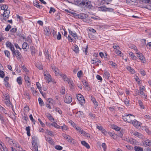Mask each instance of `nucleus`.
I'll list each match as a JSON object with an SVG mask.
<instances>
[{"label":"nucleus","instance_id":"nucleus-12","mask_svg":"<svg viewBox=\"0 0 151 151\" xmlns=\"http://www.w3.org/2000/svg\"><path fill=\"white\" fill-rule=\"evenodd\" d=\"M6 45L7 47H9L11 51H13L14 50V46L12 45L11 42L8 41L6 43Z\"/></svg>","mask_w":151,"mask_h":151},{"label":"nucleus","instance_id":"nucleus-59","mask_svg":"<svg viewBox=\"0 0 151 151\" xmlns=\"http://www.w3.org/2000/svg\"><path fill=\"white\" fill-rule=\"evenodd\" d=\"M134 142H135L134 139L131 138H130L128 142L130 143L131 144H133L134 143Z\"/></svg>","mask_w":151,"mask_h":151},{"label":"nucleus","instance_id":"nucleus-53","mask_svg":"<svg viewBox=\"0 0 151 151\" xmlns=\"http://www.w3.org/2000/svg\"><path fill=\"white\" fill-rule=\"evenodd\" d=\"M55 148L57 150H60L63 149V147L60 145H57L55 146Z\"/></svg>","mask_w":151,"mask_h":151},{"label":"nucleus","instance_id":"nucleus-4","mask_svg":"<svg viewBox=\"0 0 151 151\" xmlns=\"http://www.w3.org/2000/svg\"><path fill=\"white\" fill-rule=\"evenodd\" d=\"M12 55L14 57L15 56L18 60H20L22 58V55H21V53L18 50H15V49L13 51H12Z\"/></svg>","mask_w":151,"mask_h":151},{"label":"nucleus","instance_id":"nucleus-29","mask_svg":"<svg viewBox=\"0 0 151 151\" xmlns=\"http://www.w3.org/2000/svg\"><path fill=\"white\" fill-rule=\"evenodd\" d=\"M81 134H83L84 136L85 137H87L88 138L90 137V135L89 134L86 133L85 131H83H83H82V132L81 133Z\"/></svg>","mask_w":151,"mask_h":151},{"label":"nucleus","instance_id":"nucleus-7","mask_svg":"<svg viewBox=\"0 0 151 151\" xmlns=\"http://www.w3.org/2000/svg\"><path fill=\"white\" fill-rule=\"evenodd\" d=\"M44 75L45 77V78L48 81V83L51 81V76L47 71H45L44 73Z\"/></svg>","mask_w":151,"mask_h":151},{"label":"nucleus","instance_id":"nucleus-9","mask_svg":"<svg viewBox=\"0 0 151 151\" xmlns=\"http://www.w3.org/2000/svg\"><path fill=\"white\" fill-rule=\"evenodd\" d=\"M77 99L78 101L81 103L84 104L85 103V100L83 96L81 94H78L77 96Z\"/></svg>","mask_w":151,"mask_h":151},{"label":"nucleus","instance_id":"nucleus-15","mask_svg":"<svg viewBox=\"0 0 151 151\" xmlns=\"http://www.w3.org/2000/svg\"><path fill=\"white\" fill-rule=\"evenodd\" d=\"M143 144L145 146H149L151 147V140L148 139H146L144 141Z\"/></svg>","mask_w":151,"mask_h":151},{"label":"nucleus","instance_id":"nucleus-62","mask_svg":"<svg viewBox=\"0 0 151 151\" xmlns=\"http://www.w3.org/2000/svg\"><path fill=\"white\" fill-rule=\"evenodd\" d=\"M145 130L146 132L148 134H151V131L150 130V129L148 128L147 127H145Z\"/></svg>","mask_w":151,"mask_h":151},{"label":"nucleus","instance_id":"nucleus-40","mask_svg":"<svg viewBox=\"0 0 151 151\" xmlns=\"http://www.w3.org/2000/svg\"><path fill=\"white\" fill-rule=\"evenodd\" d=\"M34 5L35 6H36L37 8H39V9H41L42 8V5H40L39 4V2H36L35 3H34Z\"/></svg>","mask_w":151,"mask_h":151},{"label":"nucleus","instance_id":"nucleus-58","mask_svg":"<svg viewBox=\"0 0 151 151\" xmlns=\"http://www.w3.org/2000/svg\"><path fill=\"white\" fill-rule=\"evenodd\" d=\"M141 41L142 42V46H144L146 44V40L144 39H142L141 40Z\"/></svg>","mask_w":151,"mask_h":151},{"label":"nucleus","instance_id":"nucleus-50","mask_svg":"<svg viewBox=\"0 0 151 151\" xmlns=\"http://www.w3.org/2000/svg\"><path fill=\"white\" fill-rule=\"evenodd\" d=\"M4 84L6 88L10 87V85L8 82H4Z\"/></svg>","mask_w":151,"mask_h":151},{"label":"nucleus","instance_id":"nucleus-39","mask_svg":"<svg viewBox=\"0 0 151 151\" xmlns=\"http://www.w3.org/2000/svg\"><path fill=\"white\" fill-rule=\"evenodd\" d=\"M129 55L133 60H135L137 58V57L134 55V53L132 52H130L129 53Z\"/></svg>","mask_w":151,"mask_h":151},{"label":"nucleus","instance_id":"nucleus-31","mask_svg":"<svg viewBox=\"0 0 151 151\" xmlns=\"http://www.w3.org/2000/svg\"><path fill=\"white\" fill-rule=\"evenodd\" d=\"M115 52L120 57L123 56V54L118 49H116L115 50Z\"/></svg>","mask_w":151,"mask_h":151},{"label":"nucleus","instance_id":"nucleus-49","mask_svg":"<svg viewBox=\"0 0 151 151\" xmlns=\"http://www.w3.org/2000/svg\"><path fill=\"white\" fill-rule=\"evenodd\" d=\"M145 88L144 86H142V87H139V92H143L144 91H145Z\"/></svg>","mask_w":151,"mask_h":151},{"label":"nucleus","instance_id":"nucleus-11","mask_svg":"<svg viewBox=\"0 0 151 151\" xmlns=\"http://www.w3.org/2000/svg\"><path fill=\"white\" fill-rule=\"evenodd\" d=\"M138 54L137 57L139 58V59L141 60V61L144 63L145 61V57L143 55L139 52H138L136 53Z\"/></svg>","mask_w":151,"mask_h":151},{"label":"nucleus","instance_id":"nucleus-22","mask_svg":"<svg viewBox=\"0 0 151 151\" xmlns=\"http://www.w3.org/2000/svg\"><path fill=\"white\" fill-rule=\"evenodd\" d=\"M2 143H1V151H8L5 145H4V144L1 142Z\"/></svg>","mask_w":151,"mask_h":151},{"label":"nucleus","instance_id":"nucleus-34","mask_svg":"<svg viewBox=\"0 0 151 151\" xmlns=\"http://www.w3.org/2000/svg\"><path fill=\"white\" fill-rule=\"evenodd\" d=\"M136 134H135V136H136L139 138H143V135L140 133H139L137 132L136 133Z\"/></svg>","mask_w":151,"mask_h":151},{"label":"nucleus","instance_id":"nucleus-5","mask_svg":"<svg viewBox=\"0 0 151 151\" xmlns=\"http://www.w3.org/2000/svg\"><path fill=\"white\" fill-rule=\"evenodd\" d=\"M131 123L132 124L134 127L137 128H139L140 127L141 125L142 124L141 122H139V121L135 119L134 120H133Z\"/></svg>","mask_w":151,"mask_h":151},{"label":"nucleus","instance_id":"nucleus-26","mask_svg":"<svg viewBox=\"0 0 151 151\" xmlns=\"http://www.w3.org/2000/svg\"><path fill=\"white\" fill-rule=\"evenodd\" d=\"M69 84L70 87L71 89H73L74 88V84L71 79L68 82Z\"/></svg>","mask_w":151,"mask_h":151},{"label":"nucleus","instance_id":"nucleus-10","mask_svg":"<svg viewBox=\"0 0 151 151\" xmlns=\"http://www.w3.org/2000/svg\"><path fill=\"white\" fill-rule=\"evenodd\" d=\"M44 34L47 36H50L51 35L50 31L48 27L44 28Z\"/></svg>","mask_w":151,"mask_h":151},{"label":"nucleus","instance_id":"nucleus-56","mask_svg":"<svg viewBox=\"0 0 151 151\" xmlns=\"http://www.w3.org/2000/svg\"><path fill=\"white\" fill-rule=\"evenodd\" d=\"M143 3L150 4L151 5V0H142Z\"/></svg>","mask_w":151,"mask_h":151},{"label":"nucleus","instance_id":"nucleus-36","mask_svg":"<svg viewBox=\"0 0 151 151\" xmlns=\"http://www.w3.org/2000/svg\"><path fill=\"white\" fill-rule=\"evenodd\" d=\"M112 128L117 131H119L121 129L120 128L116 125H113L112 126Z\"/></svg>","mask_w":151,"mask_h":151},{"label":"nucleus","instance_id":"nucleus-17","mask_svg":"<svg viewBox=\"0 0 151 151\" xmlns=\"http://www.w3.org/2000/svg\"><path fill=\"white\" fill-rule=\"evenodd\" d=\"M29 48V45L27 42H24L23 43L22 45V48L25 50V51H27V49Z\"/></svg>","mask_w":151,"mask_h":151},{"label":"nucleus","instance_id":"nucleus-45","mask_svg":"<svg viewBox=\"0 0 151 151\" xmlns=\"http://www.w3.org/2000/svg\"><path fill=\"white\" fill-rule=\"evenodd\" d=\"M4 53L5 55L8 58H10V53L9 51L7 50H5L4 51Z\"/></svg>","mask_w":151,"mask_h":151},{"label":"nucleus","instance_id":"nucleus-33","mask_svg":"<svg viewBox=\"0 0 151 151\" xmlns=\"http://www.w3.org/2000/svg\"><path fill=\"white\" fill-rule=\"evenodd\" d=\"M46 140L50 144L53 143V141L50 137H45Z\"/></svg>","mask_w":151,"mask_h":151},{"label":"nucleus","instance_id":"nucleus-44","mask_svg":"<svg viewBox=\"0 0 151 151\" xmlns=\"http://www.w3.org/2000/svg\"><path fill=\"white\" fill-rule=\"evenodd\" d=\"M55 110L58 112L60 114H62V111L58 107H56L55 108Z\"/></svg>","mask_w":151,"mask_h":151},{"label":"nucleus","instance_id":"nucleus-27","mask_svg":"<svg viewBox=\"0 0 151 151\" xmlns=\"http://www.w3.org/2000/svg\"><path fill=\"white\" fill-rule=\"evenodd\" d=\"M30 48L31 50V53L32 55H35L36 52V50L35 48L33 46H31L30 47Z\"/></svg>","mask_w":151,"mask_h":151},{"label":"nucleus","instance_id":"nucleus-19","mask_svg":"<svg viewBox=\"0 0 151 151\" xmlns=\"http://www.w3.org/2000/svg\"><path fill=\"white\" fill-rule=\"evenodd\" d=\"M104 76L106 79H108L110 77V74L109 72L106 71L104 73Z\"/></svg>","mask_w":151,"mask_h":151},{"label":"nucleus","instance_id":"nucleus-20","mask_svg":"<svg viewBox=\"0 0 151 151\" xmlns=\"http://www.w3.org/2000/svg\"><path fill=\"white\" fill-rule=\"evenodd\" d=\"M81 144L87 148L88 149L90 148V146L85 141H82L81 142Z\"/></svg>","mask_w":151,"mask_h":151},{"label":"nucleus","instance_id":"nucleus-16","mask_svg":"<svg viewBox=\"0 0 151 151\" xmlns=\"http://www.w3.org/2000/svg\"><path fill=\"white\" fill-rule=\"evenodd\" d=\"M73 51L76 53H78L79 52V49L78 46L76 45H75L72 47Z\"/></svg>","mask_w":151,"mask_h":151},{"label":"nucleus","instance_id":"nucleus-52","mask_svg":"<svg viewBox=\"0 0 151 151\" xmlns=\"http://www.w3.org/2000/svg\"><path fill=\"white\" fill-rule=\"evenodd\" d=\"M83 74V72L81 70L79 71L77 73V76L79 78H80Z\"/></svg>","mask_w":151,"mask_h":151},{"label":"nucleus","instance_id":"nucleus-55","mask_svg":"<svg viewBox=\"0 0 151 151\" xmlns=\"http://www.w3.org/2000/svg\"><path fill=\"white\" fill-rule=\"evenodd\" d=\"M102 147L103 148L104 151H106V145L105 143H102Z\"/></svg>","mask_w":151,"mask_h":151},{"label":"nucleus","instance_id":"nucleus-61","mask_svg":"<svg viewBox=\"0 0 151 151\" xmlns=\"http://www.w3.org/2000/svg\"><path fill=\"white\" fill-rule=\"evenodd\" d=\"M89 116L92 119H94L95 117V115L91 112L89 113Z\"/></svg>","mask_w":151,"mask_h":151},{"label":"nucleus","instance_id":"nucleus-35","mask_svg":"<svg viewBox=\"0 0 151 151\" xmlns=\"http://www.w3.org/2000/svg\"><path fill=\"white\" fill-rule=\"evenodd\" d=\"M17 81L19 85L22 84V78L21 77H19L17 78Z\"/></svg>","mask_w":151,"mask_h":151},{"label":"nucleus","instance_id":"nucleus-8","mask_svg":"<svg viewBox=\"0 0 151 151\" xmlns=\"http://www.w3.org/2000/svg\"><path fill=\"white\" fill-rule=\"evenodd\" d=\"M32 146L33 147V149L34 151H36V150H38L37 144L34 138L33 139V137L32 138Z\"/></svg>","mask_w":151,"mask_h":151},{"label":"nucleus","instance_id":"nucleus-25","mask_svg":"<svg viewBox=\"0 0 151 151\" xmlns=\"http://www.w3.org/2000/svg\"><path fill=\"white\" fill-rule=\"evenodd\" d=\"M139 94H138L141 96L142 98L146 99L147 95L145 94L143 92L141 91V92H139Z\"/></svg>","mask_w":151,"mask_h":151},{"label":"nucleus","instance_id":"nucleus-24","mask_svg":"<svg viewBox=\"0 0 151 151\" xmlns=\"http://www.w3.org/2000/svg\"><path fill=\"white\" fill-rule=\"evenodd\" d=\"M134 150L135 151H143V149L142 147L140 146H135L134 147Z\"/></svg>","mask_w":151,"mask_h":151},{"label":"nucleus","instance_id":"nucleus-41","mask_svg":"<svg viewBox=\"0 0 151 151\" xmlns=\"http://www.w3.org/2000/svg\"><path fill=\"white\" fill-rule=\"evenodd\" d=\"M52 126L54 127H55L57 128H61L60 127V126L58 125L55 122H53L51 124Z\"/></svg>","mask_w":151,"mask_h":151},{"label":"nucleus","instance_id":"nucleus-64","mask_svg":"<svg viewBox=\"0 0 151 151\" xmlns=\"http://www.w3.org/2000/svg\"><path fill=\"white\" fill-rule=\"evenodd\" d=\"M22 119L27 121V119H28V117L27 115L24 114V115L23 116Z\"/></svg>","mask_w":151,"mask_h":151},{"label":"nucleus","instance_id":"nucleus-60","mask_svg":"<svg viewBox=\"0 0 151 151\" xmlns=\"http://www.w3.org/2000/svg\"><path fill=\"white\" fill-rule=\"evenodd\" d=\"M2 93L4 96V98H5V99H9V96L8 93H6L4 94V93L3 92Z\"/></svg>","mask_w":151,"mask_h":151},{"label":"nucleus","instance_id":"nucleus-43","mask_svg":"<svg viewBox=\"0 0 151 151\" xmlns=\"http://www.w3.org/2000/svg\"><path fill=\"white\" fill-rule=\"evenodd\" d=\"M138 103H139V105L140 107H141V108L142 109H144L145 107H144V106L143 105V103L140 100H139L138 101Z\"/></svg>","mask_w":151,"mask_h":151},{"label":"nucleus","instance_id":"nucleus-63","mask_svg":"<svg viewBox=\"0 0 151 151\" xmlns=\"http://www.w3.org/2000/svg\"><path fill=\"white\" fill-rule=\"evenodd\" d=\"M85 15L83 14H79L78 16V18L83 19L84 18Z\"/></svg>","mask_w":151,"mask_h":151},{"label":"nucleus","instance_id":"nucleus-14","mask_svg":"<svg viewBox=\"0 0 151 151\" xmlns=\"http://www.w3.org/2000/svg\"><path fill=\"white\" fill-rule=\"evenodd\" d=\"M59 76L62 77L64 81H67L68 82L71 80L67 77V76L65 74H60Z\"/></svg>","mask_w":151,"mask_h":151},{"label":"nucleus","instance_id":"nucleus-54","mask_svg":"<svg viewBox=\"0 0 151 151\" xmlns=\"http://www.w3.org/2000/svg\"><path fill=\"white\" fill-rule=\"evenodd\" d=\"M29 118H30L31 121L32 122L34 123V124H35V119H34L32 114H30L29 115Z\"/></svg>","mask_w":151,"mask_h":151},{"label":"nucleus","instance_id":"nucleus-47","mask_svg":"<svg viewBox=\"0 0 151 151\" xmlns=\"http://www.w3.org/2000/svg\"><path fill=\"white\" fill-rule=\"evenodd\" d=\"M38 101L39 104L41 106H42L44 105V102L42 100V99L40 98H38Z\"/></svg>","mask_w":151,"mask_h":151},{"label":"nucleus","instance_id":"nucleus-42","mask_svg":"<svg viewBox=\"0 0 151 151\" xmlns=\"http://www.w3.org/2000/svg\"><path fill=\"white\" fill-rule=\"evenodd\" d=\"M54 72L56 76H59L60 74H61L60 73H59V70L57 67L55 68V70Z\"/></svg>","mask_w":151,"mask_h":151},{"label":"nucleus","instance_id":"nucleus-2","mask_svg":"<svg viewBox=\"0 0 151 151\" xmlns=\"http://www.w3.org/2000/svg\"><path fill=\"white\" fill-rule=\"evenodd\" d=\"M75 2L79 5L86 7L87 9H91L92 6L91 2L88 0H74Z\"/></svg>","mask_w":151,"mask_h":151},{"label":"nucleus","instance_id":"nucleus-3","mask_svg":"<svg viewBox=\"0 0 151 151\" xmlns=\"http://www.w3.org/2000/svg\"><path fill=\"white\" fill-rule=\"evenodd\" d=\"M134 117V115L130 114H127L122 116V119L125 121L130 123L132 122V119Z\"/></svg>","mask_w":151,"mask_h":151},{"label":"nucleus","instance_id":"nucleus-48","mask_svg":"<svg viewBox=\"0 0 151 151\" xmlns=\"http://www.w3.org/2000/svg\"><path fill=\"white\" fill-rule=\"evenodd\" d=\"M60 129L63 131L66 130L67 129V127L65 124H63V126H60Z\"/></svg>","mask_w":151,"mask_h":151},{"label":"nucleus","instance_id":"nucleus-57","mask_svg":"<svg viewBox=\"0 0 151 151\" xmlns=\"http://www.w3.org/2000/svg\"><path fill=\"white\" fill-rule=\"evenodd\" d=\"M88 49V47L87 45L86 46V48L83 47L82 48V50H83V52H85L86 55L87 54V53L88 52V50H87Z\"/></svg>","mask_w":151,"mask_h":151},{"label":"nucleus","instance_id":"nucleus-38","mask_svg":"<svg viewBox=\"0 0 151 151\" xmlns=\"http://www.w3.org/2000/svg\"><path fill=\"white\" fill-rule=\"evenodd\" d=\"M1 113L3 114H7L6 110L1 106Z\"/></svg>","mask_w":151,"mask_h":151},{"label":"nucleus","instance_id":"nucleus-13","mask_svg":"<svg viewBox=\"0 0 151 151\" xmlns=\"http://www.w3.org/2000/svg\"><path fill=\"white\" fill-rule=\"evenodd\" d=\"M69 33L76 40L78 39V36L77 35L76 33L75 32H73L70 29H68Z\"/></svg>","mask_w":151,"mask_h":151},{"label":"nucleus","instance_id":"nucleus-51","mask_svg":"<svg viewBox=\"0 0 151 151\" xmlns=\"http://www.w3.org/2000/svg\"><path fill=\"white\" fill-rule=\"evenodd\" d=\"M75 126V129L76 130L78 131L79 132L81 133L83 131V130H82L80 128V127L78 126Z\"/></svg>","mask_w":151,"mask_h":151},{"label":"nucleus","instance_id":"nucleus-1","mask_svg":"<svg viewBox=\"0 0 151 151\" xmlns=\"http://www.w3.org/2000/svg\"><path fill=\"white\" fill-rule=\"evenodd\" d=\"M8 6L6 4H1V21L6 20L9 17V11L7 10Z\"/></svg>","mask_w":151,"mask_h":151},{"label":"nucleus","instance_id":"nucleus-46","mask_svg":"<svg viewBox=\"0 0 151 151\" xmlns=\"http://www.w3.org/2000/svg\"><path fill=\"white\" fill-rule=\"evenodd\" d=\"M46 58L47 59L50 60L49 59V54L48 53V50H45V53Z\"/></svg>","mask_w":151,"mask_h":151},{"label":"nucleus","instance_id":"nucleus-18","mask_svg":"<svg viewBox=\"0 0 151 151\" xmlns=\"http://www.w3.org/2000/svg\"><path fill=\"white\" fill-rule=\"evenodd\" d=\"M97 63H101V62L100 60L96 58H94L91 61V63L93 64H96Z\"/></svg>","mask_w":151,"mask_h":151},{"label":"nucleus","instance_id":"nucleus-6","mask_svg":"<svg viewBox=\"0 0 151 151\" xmlns=\"http://www.w3.org/2000/svg\"><path fill=\"white\" fill-rule=\"evenodd\" d=\"M64 102L67 104L70 103L72 101V98L69 95L67 94L64 98Z\"/></svg>","mask_w":151,"mask_h":151},{"label":"nucleus","instance_id":"nucleus-28","mask_svg":"<svg viewBox=\"0 0 151 151\" xmlns=\"http://www.w3.org/2000/svg\"><path fill=\"white\" fill-rule=\"evenodd\" d=\"M66 139H67V140L68 142L71 143H75V140L69 135L68 136V137Z\"/></svg>","mask_w":151,"mask_h":151},{"label":"nucleus","instance_id":"nucleus-23","mask_svg":"<svg viewBox=\"0 0 151 151\" xmlns=\"http://www.w3.org/2000/svg\"><path fill=\"white\" fill-rule=\"evenodd\" d=\"M24 77L26 83H29V85H30L31 84V82L29 77L27 75H25Z\"/></svg>","mask_w":151,"mask_h":151},{"label":"nucleus","instance_id":"nucleus-32","mask_svg":"<svg viewBox=\"0 0 151 151\" xmlns=\"http://www.w3.org/2000/svg\"><path fill=\"white\" fill-rule=\"evenodd\" d=\"M108 64L112 66V67L114 68H115L117 65L114 62L112 61H109L108 62Z\"/></svg>","mask_w":151,"mask_h":151},{"label":"nucleus","instance_id":"nucleus-21","mask_svg":"<svg viewBox=\"0 0 151 151\" xmlns=\"http://www.w3.org/2000/svg\"><path fill=\"white\" fill-rule=\"evenodd\" d=\"M91 100L95 107H97L98 105V103L96 101L95 99L91 96Z\"/></svg>","mask_w":151,"mask_h":151},{"label":"nucleus","instance_id":"nucleus-30","mask_svg":"<svg viewBox=\"0 0 151 151\" xmlns=\"http://www.w3.org/2000/svg\"><path fill=\"white\" fill-rule=\"evenodd\" d=\"M127 69L132 74H134L135 73V70L130 66H128L127 68Z\"/></svg>","mask_w":151,"mask_h":151},{"label":"nucleus","instance_id":"nucleus-37","mask_svg":"<svg viewBox=\"0 0 151 151\" xmlns=\"http://www.w3.org/2000/svg\"><path fill=\"white\" fill-rule=\"evenodd\" d=\"M36 67L40 70L43 69V66L40 63H38L36 64Z\"/></svg>","mask_w":151,"mask_h":151}]
</instances>
